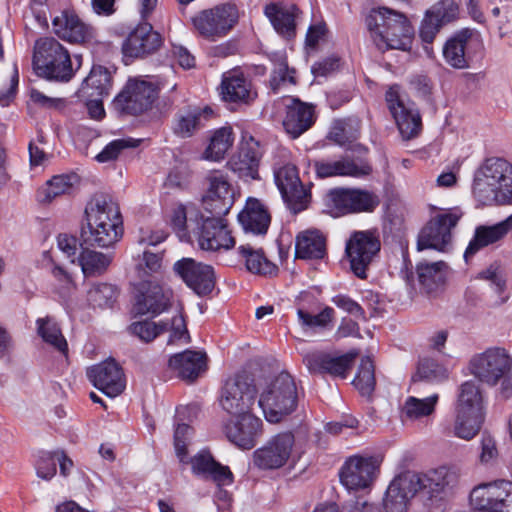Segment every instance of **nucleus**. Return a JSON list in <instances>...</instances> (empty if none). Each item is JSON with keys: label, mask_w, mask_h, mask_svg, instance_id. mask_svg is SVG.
Masks as SVG:
<instances>
[{"label": "nucleus", "mask_w": 512, "mask_h": 512, "mask_svg": "<svg viewBox=\"0 0 512 512\" xmlns=\"http://www.w3.org/2000/svg\"><path fill=\"white\" fill-rule=\"evenodd\" d=\"M450 482L451 474L446 467H439L425 474L402 473L389 484L383 499L384 508L387 512H405L409 499L417 492L433 499L442 494Z\"/></svg>", "instance_id": "nucleus-1"}, {"label": "nucleus", "mask_w": 512, "mask_h": 512, "mask_svg": "<svg viewBox=\"0 0 512 512\" xmlns=\"http://www.w3.org/2000/svg\"><path fill=\"white\" fill-rule=\"evenodd\" d=\"M86 226L81 237L87 246L109 248L124 234L123 217L118 203L110 196L95 197L85 209Z\"/></svg>", "instance_id": "nucleus-2"}, {"label": "nucleus", "mask_w": 512, "mask_h": 512, "mask_svg": "<svg viewBox=\"0 0 512 512\" xmlns=\"http://www.w3.org/2000/svg\"><path fill=\"white\" fill-rule=\"evenodd\" d=\"M370 38L379 49L409 50L414 28L407 16L387 8H373L365 17Z\"/></svg>", "instance_id": "nucleus-3"}, {"label": "nucleus", "mask_w": 512, "mask_h": 512, "mask_svg": "<svg viewBox=\"0 0 512 512\" xmlns=\"http://www.w3.org/2000/svg\"><path fill=\"white\" fill-rule=\"evenodd\" d=\"M257 391L258 405L269 423H280L298 407L297 384L287 372L263 378L257 384Z\"/></svg>", "instance_id": "nucleus-4"}, {"label": "nucleus", "mask_w": 512, "mask_h": 512, "mask_svg": "<svg viewBox=\"0 0 512 512\" xmlns=\"http://www.w3.org/2000/svg\"><path fill=\"white\" fill-rule=\"evenodd\" d=\"M472 192L483 205L507 203L512 197V164L503 158L486 159L474 174Z\"/></svg>", "instance_id": "nucleus-5"}, {"label": "nucleus", "mask_w": 512, "mask_h": 512, "mask_svg": "<svg viewBox=\"0 0 512 512\" xmlns=\"http://www.w3.org/2000/svg\"><path fill=\"white\" fill-rule=\"evenodd\" d=\"M467 369L480 383L489 387L500 384L502 396L512 397V356L505 348L490 347L475 353Z\"/></svg>", "instance_id": "nucleus-6"}, {"label": "nucleus", "mask_w": 512, "mask_h": 512, "mask_svg": "<svg viewBox=\"0 0 512 512\" xmlns=\"http://www.w3.org/2000/svg\"><path fill=\"white\" fill-rule=\"evenodd\" d=\"M33 68L48 80L68 82L74 75L68 50L52 37H43L34 44Z\"/></svg>", "instance_id": "nucleus-7"}, {"label": "nucleus", "mask_w": 512, "mask_h": 512, "mask_svg": "<svg viewBox=\"0 0 512 512\" xmlns=\"http://www.w3.org/2000/svg\"><path fill=\"white\" fill-rule=\"evenodd\" d=\"M239 12L233 4H220L205 9L192 17L195 31L203 38L217 41L225 37L237 24Z\"/></svg>", "instance_id": "nucleus-8"}, {"label": "nucleus", "mask_w": 512, "mask_h": 512, "mask_svg": "<svg viewBox=\"0 0 512 512\" xmlns=\"http://www.w3.org/2000/svg\"><path fill=\"white\" fill-rule=\"evenodd\" d=\"M462 213L457 209H440L421 229L417 249L446 251L452 240V229L456 227Z\"/></svg>", "instance_id": "nucleus-9"}, {"label": "nucleus", "mask_w": 512, "mask_h": 512, "mask_svg": "<svg viewBox=\"0 0 512 512\" xmlns=\"http://www.w3.org/2000/svg\"><path fill=\"white\" fill-rule=\"evenodd\" d=\"M385 101L401 137L404 140L417 137L422 130V118L415 103L402 93L398 85L389 87Z\"/></svg>", "instance_id": "nucleus-10"}, {"label": "nucleus", "mask_w": 512, "mask_h": 512, "mask_svg": "<svg viewBox=\"0 0 512 512\" xmlns=\"http://www.w3.org/2000/svg\"><path fill=\"white\" fill-rule=\"evenodd\" d=\"M381 249L379 235L375 231H355L346 241L345 253L352 272L360 279L367 278V270Z\"/></svg>", "instance_id": "nucleus-11"}, {"label": "nucleus", "mask_w": 512, "mask_h": 512, "mask_svg": "<svg viewBox=\"0 0 512 512\" xmlns=\"http://www.w3.org/2000/svg\"><path fill=\"white\" fill-rule=\"evenodd\" d=\"M469 500L473 509L480 512H512V482L481 483L471 490Z\"/></svg>", "instance_id": "nucleus-12"}, {"label": "nucleus", "mask_w": 512, "mask_h": 512, "mask_svg": "<svg viewBox=\"0 0 512 512\" xmlns=\"http://www.w3.org/2000/svg\"><path fill=\"white\" fill-rule=\"evenodd\" d=\"M257 393V386L248 378L236 375L228 379L222 388L221 407L234 418L252 415L251 409Z\"/></svg>", "instance_id": "nucleus-13"}, {"label": "nucleus", "mask_w": 512, "mask_h": 512, "mask_svg": "<svg viewBox=\"0 0 512 512\" xmlns=\"http://www.w3.org/2000/svg\"><path fill=\"white\" fill-rule=\"evenodd\" d=\"M224 216L206 213L205 210L200 212L201 230L198 243L202 250L214 252L234 247L235 240Z\"/></svg>", "instance_id": "nucleus-14"}, {"label": "nucleus", "mask_w": 512, "mask_h": 512, "mask_svg": "<svg viewBox=\"0 0 512 512\" xmlns=\"http://www.w3.org/2000/svg\"><path fill=\"white\" fill-rule=\"evenodd\" d=\"M328 201L338 215L372 212L380 204L379 197L362 189L337 188L328 193Z\"/></svg>", "instance_id": "nucleus-15"}, {"label": "nucleus", "mask_w": 512, "mask_h": 512, "mask_svg": "<svg viewBox=\"0 0 512 512\" xmlns=\"http://www.w3.org/2000/svg\"><path fill=\"white\" fill-rule=\"evenodd\" d=\"M295 443L291 432H284L272 437L266 445L253 453V463L263 470L278 469L289 460Z\"/></svg>", "instance_id": "nucleus-16"}, {"label": "nucleus", "mask_w": 512, "mask_h": 512, "mask_svg": "<svg viewBox=\"0 0 512 512\" xmlns=\"http://www.w3.org/2000/svg\"><path fill=\"white\" fill-rule=\"evenodd\" d=\"M206 180L208 190L202 201L203 211L216 215L228 214L234 204V190L227 176L214 170L207 174Z\"/></svg>", "instance_id": "nucleus-17"}, {"label": "nucleus", "mask_w": 512, "mask_h": 512, "mask_svg": "<svg viewBox=\"0 0 512 512\" xmlns=\"http://www.w3.org/2000/svg\"><path fill=\"white\" fill-rule=\"evenodd\" d=\"M275 183L288 209L294 214L305 210L309 195L304 189L294 165L287 164L275 171Z\"/></svg>", "instance_id": "nucleus-18"}, {"label": "nucleus", "mask_w": 512, "mask_h": 512, "mask_svg": "<svg viewBox=\"0 0 512 512\" xmlns=\"http://www.w3.org/2000/svg\"><path fill=\"white\" fill-rule=\"evenodd\" d=\"M173 269L184 283L200 296L207 295L214 289L215 273L210 265L192 258H182L174 264Z\"/></svg>", "instance_id": "nucleus-19"}, {"label": "nucleus", "mask_w": 512, "mask_h": 512, "mask_svg": "<svg viewBox=\"0 0 512 512\" xmlns=\"http://www.w3.org/2000/svg\"><path fill=\"white\" fill-rule=\"evenodd\" d=\"M157 98L156 87L146 80L130 79L124 90L116 97L122 110L138 115L147 111Z\"/></svg>", "instance_id": "nucleus-20"}, {"label": "nucleus", "mask_w": 512, "mask_h": 512, "mask_svg": "<svg viewBox=\"0 0 512 512\" xmlns=\"http://www.w3.org/2000/svg\"><path fill=\"white\" fill-rule=\"evenodd\" d=\"M482 47L481 35L478 31L464 28L449 38L442 49L445 62L454 69L470 67V55L466 51L469 46Z\"/></svg>", "instance_id": "nucleus-21"}, {"label": "nucleus", "mask_w": 512, "mask_h": 512, "mask_svg": "<svg viewBox=\"0 0 512 512\" xmlns=\"http://www.w3.org/2000/svg\"><path fill=\"white\" fill-rule=\"evenodd\" d=\"M129 330L133 335L144 342H151L166 331L170 332L168 344H173L181 340L187 342L189 338L185 320L183 316L179 314L174 316L170 322H153L147 320L134 322L129 326Z\"/></svg>", "instance_id": "nucleus-22"}, {"label": "nucleus", "mask_w": 512, "mask_h": 512, "mask_svg": "<svg viewBox=\"0 0 512 512\" xmlns=\"http://www.w3.org/2000/svg\"><path fill=\"white\" fill-rule=\"evenodd\" d=\"M162 36L148 22L137 25L122 44L125 58H143L155 53L162 45Z\"/></svg>", "instance_id": "nucleus-23"}, {"label": "nucleus", "mask_w": 512, "mask_h": 512, "mask_svg": "<svg viewBox=\"0 0 512 512\" xmlns=\"http://www.w3.org/2000/svg\"><path fill=\"white\" fill-rule=\"evenodd\" d=\"M379 463L374 457L353 456L342 466L341 483L350 490L364 489L373 482Z\"/></svg>", "instance_id": "nucleus-24"}, {"label": "nucleus", "mask_w": 512, "mask_h": 512, "mask_svg": "<svg viewBox=\"0 0 512 512\" xmlns=\"http://www.w3.org/2000/svg\"><path fill=\"white\" fill-rule=\"evenodd\" d=\"M86 374L93 386L110 398L120 395L125 389L123 370L114 360L93 365Z\"/></svg>", "instance_id": "nucleus-25"}, {"label": "nucleus", "mask_w": 512, "mask_h": 512, "mask_svg": "<svg viewBox=\"0 0 512 512\" xmlns=\"http://www.w3.org/2000/svg\"><path fill=\"white\" fill-rule=\"evenodd\" d=\"M285 116L282 124L292 138H298L309 130L316 120L315 106L295 97L285 99Z\"/></svg>", "instance_id": "nucleus-26"}, {"label": "nucleus", "mask_w": 512, "mask_h": 512, "mask_svg": "<svg viewBox=\"0 0 512 512\" xmlns=\"http://www.w3.org/2000/svg\"><path fill=\"white\" fill-rule=\"evenodd\" d=\"M171 298L172 291L157 282H142L135 297L134 311L139 315H159L168 309Z\"/></svg>", "instance_id": "nucleus-27"}, {"label": "nucleus", "mask_w": 512, "mask_h": 512, "mask_svg": "<svg viewBox=\"0 0 512 512\" xmlns=\"http://www.w3.org/2000/svg\"><path fill=\"white\" fill-rule=\"evenodd\" d=\"M357 355L355 351L339 356L312 352L305 355L304 363L311 373H326L333 377L346 378Z\"/></svg>", "instance_id": "nucleus-28"}, {"label": "nucleus", "mask_w": 512, "mask_h": 512, "mask_svg": "<svg viewBox=\"0 0 512 512\" xmlns=\"http://www.w3.org/2000/svg\"><path fill=\"white\" fill-rule=\"evenodd\" d=\"M262 155L260 143L250 137L241 144L238 153L229 160L228 165L239 178L245 181L258 180Z\"/></svg>", "instance_id": "nucleus-29"}, {"label": "nucleus", "mask_w": 512, "mask_h": 512, "mask_svg": "<svg viewBox=\"0 0 512 512\" xmlns=\"http://www.w3.org/2000/svg\"><path fill=\"white\" fill-rule=\"evenodd\" d=\"M54 33L71 43H89L95 37V29L82 22L72 11H62L52 20Z\"/></svg>", "instance_id": "nucleus-30"}, {"label": "nucleus", "mask_w": 512, "mask_h": 512, "mask_svg": "<svg viewBox=\"0 0 512 512\" xmlns=\"http://www.w3.org/2000/svg\"><path fill=\"white\" fill-rule=\"evenodd\" d=\"M219 91L221 99L226 103L249 104L257 96L240 69L223 73Z\"/></svg>", "instance_id": "nucleus-31"}, {"label": "nucleus", "mask_w": 512, "mask_h": 512, "mask_svg": "<svg viewBox=\"0 0 512 512\" xmlns=\"http://www.w3.org/2000/svg\"><path fill=\"white\" fill-rule=\"evenodd\" d=\"M187 461L195 475L210 479L219 487L231 485L234 481L230 468L215 461L208 450H201L191 458L187 456Z\"/></svg>", "instance_id": "nucleus-32"}, {"label": "nucleus", "mask_w": 512, "mask_h": 512, "mask_svg": "<svg viewBox=\"0 0 512 512\" xmlns=\"http://www.w3.org/2000/svg\"><path fill=\"white\" fill-rule=\"evenodd\" d=\"M214 117L211 107H188L177 112L173 123V132L181 138L192 137L206 126Z\"/></svg>", "instance_id": "nucleus-33"}, {"label": "nucleus", "mask_w": 512, "mask_h": 512, "mask_svg": "<svg viewBox=\"0 0 512 512\" xmlns=\"http://www.w3.org/2000/svg\"><path fill=\"white\" fill-rule=\"evenodd\" d=\"M262 421L254 415L235 418L226 425V435L236 446L251 449L256 444Z\"/></svg>", "instance_id": "nucleus-34"}, {"label": "nucleus", "mask_w": 512, "mask_h": 512, "mask_svg": "<svg viewBox=\"0 0 512 512\" xmlns=\"http://www.w3.org/2000/svg\"><path fill=\"white\" fill-rule=\"evenodd\" d=\"M238 220L245 231L262 235L267 232L271 217L260 200L248 198L244 209L238 215Z\"/></svg>", "instance_id": "nucleus-35"}, {"label": "nucleus", "mask_w": 512, "mask_h": 512, "mask_svg": "<svg viewBox=\"0 0 512 512\" xmlns=\"http://www.w3.org/2000/svg\"><path fill=\"white\" fill-rule=\"evenodd\" d=\"M512 230V215L505 220L491 225H482L476 228L473 239L470 241L465 253V260L473 256L480 248L493 244L504 238Z\"/></svg>", "instance_id": "nucleus-36"}, {"label": "nucleus", "mask_w": 512, "mask_h": 512, "mask_svg": "<svg viewBox=\"0 0 512 512\" xmlns=\"http://www.w3.org/2000/svg\"><path fill=\"white\" fill-rule=\"evenodd\" d=\"M264 13L280 35L287 39L294 37L295 21L299 15V9L295 5L271 3L265 7Z\"/></svg>", "instance_id": "nucleus-37"}, {"label": "nucleus", "mask_w": 512, "mask_h": 512, "mask_svg": "<svg viewBox=\"0 0 512 512\" xmlns=\"http://www.w3.org/2000/svg\"><path fill=\"white\" fill-rule=\"evenodd\" d=\"M168 364L180 378L194 380L206 369V355L202 352L186 350L173 355Z\"/></svg>", "instance_id": "nucleus-38"}, {"label": "nucleus", "mask_w": 512, "mask_h": 512, "mask_svg": "<svg viewBox=\"0 0 512 512\" xmlns=\"http://www.w3.org/2000/svg\"><path fill=\"white\" fill-rule=\"evenodd\" d=\"M484 408V396L480 386L472 380L462 383L458 391L455 412L484 416Z\"/></svg>", "instance_id": "nucleus-39"}, {"label": "nucleus", "mask_w": 512, "mask_h": 512, "mask_svg": "<svg viewBox=\"0 0 512 512\" xmlns=\"http://www.w3.org/2000/svg\"><path fill=\"white\" fill-rule=\"evenodd\" d=\"M111 90V73L103 66H93L89 75L84 79L79 93L85 98L107 97Z\"/></svg>", "instance_id": "nucleus-40"}, {"label": "nucleus", "mask_w": 512, "mask_h": 512, "mask_svg": "<svg viewBox=\"0 0 512 512\" xmlns=\"http://www.w3.org/2000/svg\"><path fill=\"white\" fill-rule=\"evenodd\" d=\"M325 238L317 230H307L298 234L295 254L300 259H321L325 255Z\"/></svg>", "instance_id": "nucleus-41"}, {"label": "nucleus", "mask_w": 512, "mask_h": 512, "mask_svg": "<svg viewBox=\"0 0 512 512\" xmlns=\"http://www.w3.org/2000/svg\"><path fill=\"white\" fill-rule=\"evenodd\" d=\"M238 253L244 259L247 270L253 274L271 276L278 271L277 266L267 259L262 249H254L246 244L238 248Z\"/></svg>", "instance_id": "nucleus-42"}, {"label": "nucleus", "mask_w": 512, "mask_h": 512, "mask_svg": "<svg viewBox=\"0 0 512 512\" xmlns=\"http://www.w3.org/2000/svg\"><path fill=\"white\" fill-rule=\"evenodd\" d=\"M446 268V263L443 261L433 263L421 262L417 265L418 281L427 293H432L443 285L446 277Z\"/></svg>", "instance_id": "nucleus-43"}, {"label": "nucleus", "mask_w": 512, "mask_h": 512, "mask_svg": "<svg viewBox=\"0 0 512 512\" xmlns=\"http://www.w3.org/2000/svg\"><path fill=\"white\" fill-rule=\"evenodd\" d=\"M37 334L42 340L52 346L60 353L66 355L68 352V344L64 338L58 323L53 317L46 316L36 320Z\"/></svg>", "instance_id": "nucleus-44"}, {"label": "nucleus", "mask_w": 512, "mask_h": 512, "mask_svg": "<svg viewBox=\"0 0 512 512\" xmlns=\"http://www.w3.org/2000/svg\"><path fill=\"white\" fill-rule=\"evenodd\" d=\"M76 181L77 176L75 174L53 176L38 190V200L42 203H50L55 198L69 193Z\"/></svg>", "instance_id": "nucleus-45"}, {"label": "nucleus", "mask_w": 512, "mask_h": 512, "mask_svg": "<svg viewBox=\"0 0 512 512\" xmlns=\"http://www.w3.org/2000/svg\"><path fill=\"white\" fill-rule=\"evenodd\" d=\"M439 395L432 394L420 399L414 396L408 397L402 407V417L408 420H418L431 415L435 411Z\"/></svg>", "instance_id": "nucleus-46"}, {"label": "nucleus", "mask_w": 512, "mask_h": 512, "mask_svg": "<svg viewBox=\"0 0 512 512\" xmlns=\"http://www.w3.org/2000/svg\"><path fill=\"white\" fill-rule=\"evenodd\" d=\"M78 262L83 274L86 277H91L104 273L111 263V257L102 252L85 248L82 249Z\"/></svg>", "instance_id": "nucleus-47"}, {"label": "nucleus", "mask_w": 512, "mask_h": 512, "mask_svg": "<svg viewBox=\"0 0 512 512\" xmlns=\"http://www.w3.org/2000/svg\"><path fill=\"white\" fill-rule=\"evenodd\" d=\"M234 141L231 127H222L216 130L210 138L204 156L208 160L220 161L230 149Z\"/></svg>", "instance_id": "nucleus-48"}, {"label": "nucleus", "mask_w": 512, "mask_h": 512, "mask_svg": "<svg viewBox=\"0 0 512 512\" xmlns=\"http://www.w3.org/2000/svg\"><path fill=\"white\" fill-rule=\"evenodd\" d=\"M483 418L484 416L480 415L455 412L454 436L463 440H471L478 434Z\"/></svg>", "instance_id": "nucleus-49"}, {"label": "nucleus", "mask_w": 512, "mask_h": 512, "mask_svg": "<svg viewBox=\"0 0 512 512\" xmlns=\"http://www.w3.org/2000/svg\"><path fill=\"white\" fill-rule=\"evenodd\" d=\"M296 83V70L288 66L284 55L277 56L274 60V68L270 78L271 88L277 91L286 84L295 85Z\"/></svg>", "instance_id": "nucleus-50"}, {"label": "nucleus", "mask_w": 512, "mask_h": 512, "mask_svg": "<svg viewBox=\"0 0 512 512\" xmlns=\"http://www.w3.org/2000/svg\"><path fill=\"white\" fill-rule=\"evenodd\" d=\"M447 378V370L429 357H423L419 360L417 371L412 377V381L414 384L417 381L425 380V381H441Z\"/></svg>", "instance_id": "nucleus-51"}, {"label": "nucleus", "mask_w": 512, "mask_h": 512, "mask_svg": "<svg viewBox=\"0 0 512 512\" xmlns=\"http://www.w3.org/2000/svg\"><path fill=\"white\" fill-rule=\"evenodd\" d=\"M117 295L118 292L115 286L108 283H98L89 289L87 300L94 307L108 308L113 305Z\"/></svg>", "instance_id": "nucleus-52"}, {"label": "nucleus", "mask_w": 512, "mask_h": 512, "mask_svg": "<svg viewBox=\"0 0 512 512\" xmlns=\"http://www.w3.org/2000/svg\"><path fill=\"white\" fill-rule=\"evenodd\" d=\"M375 383L373 362L369 357H363L353 384L362 395H370L374 390Z\"/></svg>", "instance_id": "nucleus-53"}, {"label": "nucleus", "mask_w": 512, "mask_h": 512, "mask_svg": "<svg viewBox=\"0 0 512 512\" xmlns=\"http://www.w3.org/2000/svg\"><path fill=\"white\" fill-rule=\"evenodd\" d=\"M338 176L362 178L369 175L372 168L368 162L348 156L337 159Z\"/></svg>", "instance_id": "nucleus-54"}, {"label": "nucleus", "mask_w": 512, "mask_h": 512, "mask_svg": "<svg viewBox=\"0 0 512 512\" xmlns=\"http://www.w3.org/2000/svg\"><path fill=\"white\" fill-rule=\"evenodd\" d=\"M140 144V140L133 138H121L111 141L103 150L95 157L100 162H109L117 159L121 151L127 148H135Z\"/></svg>", "instance_id": "nucleus-55"}, {"label": "nucleus", "mask_w": 512, "mask_h": 512, "mask_svg": "<svg viewBox=\"0 0 512 512\" xmlns=\"http://www.w3.org/2000/svg\"><path fill=\"white\" fill-rule=\"evenodd\" d=\"M297 316L299 323L304 328H325L332 322L334 310L331 307H326L319 314L312 315L303 309H298Z\"/></svg>", "instance_id": "nucleus-56"}, {"label": "nucleus", "mask_w": 512, "mask_h": 512, "mask_svg": "<svg viewBox=\"0 0 512 512\" xmlns=\"http://www.w3.org/2000/svg\"><path fill=\"white\" fill-rule=\"evenodd\" d=\"M192 436V428L187 424H178L174 432V449L179 462L187 464V446Z\"/></svg>", "instance_id": "nucleus-57"}, {"label": "nucleus", "mask_w": 512, "mask_h": 512, "mask_svg": "<svg viewBox=\"0 0 512 512\" xmlns=\"http://www.w3.org/2000/svg\"><path fill=\"white\" fill-rule=\"evenodd\" d=\"M428 12L444 25L457 18L459 6L454 0H441L434 4Z\"/></svg>", "instance_id": "nucleus-58"}, {"label": "nucleus", "mask_w": 512, "mask_h": 512, "mask_svg": "<svg viewBox=\"0 0 512 512\" xmlns=\"http://www.w3.org/2000/svg\"><path fill=\"white\" fill-rule=\"evenodd\" d=\"M193 212V208L187 209L183 205H179L173 210L171 224L181 240L186 239L188 236L187 220L188 216Z\"/></svg>", "instance_id": "nucleus-59"}, {"label": "nucleus", "mask_w": 512, "mask_h": 512, "mask_svg": "<svg viewBox=\"0 0 512 512\" xmlns=\"http://www.w3.org/2000/svg\"><path fill=\"white\" fill-rule=\"evenodd\" d=\"M442 26L443 24L427 11L420 26V37L423 42L431 44Z\"/></svg>", "instance_id": "nucleus-60"}, {"label": "nucleus", "mask_w": 512, "mask_h": 512, "mask_svg": "<svg viewBox=\"0 0 512 512\" xmlns=\"http://www.w3.org/2000/svg\"><path fill=\"white\" fill-rule=\"evenodd\" d=\"M162 256L158 253H152L149 251L143 252V258L137 265V270L140 277H144L151 273H156L161 269Z\"/></svg>", "instance_id": "nucleus-61"}, {"label": "nucleus", "mask_w": 512, "mask_h": 512, "mask_svg": "<svg viewBox=\"0 0 512 512\" xmlns=\"http://www.w3.org/2000/svg\"><path fill=\"white\" fill-rule=\"evenodd\" d=\"M37 476L44 480H51L56 474L55 454L43 453L35 465Z\"/></svg>", "instance_id": "nucleus-62"}, {"label": "nucleus", "mask_w": 512, "mask_h": 512, "mask_svg": "<svg viewBox=\"0 0 512 512\" xmlns=\"http://www.w3.org/2000/svg\"><path fill=\"white\" fill-rule=\"evenodd\" d=\"M332 302L340 309L353 315L359 319H365V312L363 308L353 299L346 295H336L333 297Z\"/></svg>", "instance_id": "nucleus-63"}, {"label": "nucleus", "mask_w": 512, "mask_h": 512, "mask_svg": "<svg viewBox=\"0 0 512 512\" xmlns=\"http://www.w3.org/2000/svg\"><path fill=\"white\" fill-rule=\"evenodd\" d=\"M480 277L491 282L495 292L501 295L506 287V281L503 278L498 267L491 265L489 268L480 273Z\"/></svg>", "instance_id": "nucleus-64"}]
</instances>
